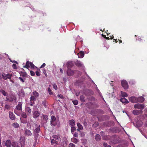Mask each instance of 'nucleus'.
<instances>
[{
  "mask_svg": "<svg viewBox=\"0 0 147 147\" xmlns=\"http://www.w3.org/2000/svg\"><path fill=\"white\" fill-rule=\"evenodd\" d=\"M34 125L36 128L33 131V135L35 139L37 140V138L39 136V133L40 132V125H38L35 123H34Z\"/></svg>",
  "mask_w": 147,
  "mask_h": 147,
  "instance_id": "obj_1",
  "label": "nucleus"
},
{
  "mask_svg": "<svg viewBox=\"0 0 147 147\" xmlns=\"http://www.w3.org/2000/svg\"><path fill=\"white\" fill-rule=\"evenodd\" d=\"M20 142L21 147H25V138L24 136H21L20 139Z\"/></svg>",
  "mask_w": 147,
  "mask_h": 147,
  "instance_id": "obj_2",
  "label": "nucleus"
},
{
  "mask_svg": "<svg viewBox=\"0 0 147 147\" xmlns=\"http://www.w3.org/2000/svg\"><path fill=\"white\" fill-rule=\"evenodd\" d=\"M57 124L56 119L54 116H52L51 117V124L52 126H55Z\"/></svg>",
  "mask_w": 147,
  "mask_h": 147,
  "instance_id": "obj_3",
  "label": "nucleus"
},
{
  "mask_svg": "<svg viewBox=\"0 0 147 147\" xmlns=\"http://www.w3.org/2000/svg\"><path fill=\"white\" fill-rule=\"evenodd\" d=\"M121 83L122 86L124 89H126L128 88V83L125 80H122L121 81Z\"/></svg>",
  "mask_w": 147,
  "mask_h": 147,
  "instance_id": "obj_4",
  "label": "nucleus"
},
{
  "mask_svg": "<svg viewBox=\"0 0 147 147\" xmlns=\"http://www.w3.org/2000/svg\"><path fill=\"white\" fill-rule=\"evenodd\" d=\"M40 115V113L38 111H34L33 112L32 116L34 119L38 118Z\"/></svg>",
  "mask_w": 147,
  "mask_h": 147,
  "instance_id": "obj_5",
  "label": "nucleus"
},
{
  "mask_svg": "<svg viewBox=\"0 0 147 147\" xmlns=\"http://www.w3.org/2000/svg\"><path fill=\"white\" fill-rule=\"evenodd\" d=\"M134 108L135 109H143L144 108V105L139 103L136 104L134 105Z\"/></svg>",
  "mask_w": 147,
  "mask_h": 147,
  "instance_id": "obj_6",
  "label": "nucleus"
},
{
  "mask_svg": "<svg viewBox=\"0 0 147 147\" xmlns=\"http://www.w3.org/2000/svg\"><path fill=\"white\" fill-rule=\"evenodd\" d=\"M12 75H10L9 74H6L5 73H3L2 75L3 78L5 80H6L7 79H10Z\"/></svg>",
  "mask_w": 147,
  "mask_h": 147,
  "instance_id": "obj_7",
  "label": "nucleus"
},
{
  "mask_svg": "<svg viewBox=\"0 0 147 147\" xmlns=\"http://www.w3.org/2000/svg\"><path fill=\"white\" fill-rule=\"evenodd\" d=\"M10 102L13 101L15 102H16L17 98L15 95L12 94L10 95Z\"/></svg>",
  "mask_w": 147,
  "mask_h": 147,
  "instance_id": "obj_8",
  "label": "nucleus"
},
{
  "mask_svg": "<svg viewBox=\"0 0 147 147\" xmlns=\"http://www.w3.org/2000/svg\"><path fill=\"white\" fill-rule=\"evenodd\" d=\"M22 102H19L16 107V109L18 111H22Z\"/></svg>",
  "mask_w": 147,
  "mask_h": 147,
  "instance_id": "obj_9",
  "label": "nucleus"
},
{
  "mask_svg": "<svg viewBox=\"0 0 147 147\" xmlns=\"http://www.w3.org/2000/svg\"><path fill=\"white\" fill-rule=\"evenodd\" d=\"M24 135L27 136H30L32 135L31 131L28 129H26L24 131Z\"/></svg>",
  "mask_w": 147,
  "mask_h": 147,
  "instance_id": "obj_10",
  "label": "nucleus"
},
{
  "mask_svg": "<svg viewBox=\"0 0 147 147\" xmlns=\"http://www.w3.org/2000/svg\"><path fill=\"white\" fill-rule=\"evenodd\" d=\"M142 110H134L133 111L132 113L134 115H138L142 113Z\"/></svg>",
  "mask_w": 147,
  "mask_h": 147,
  "instance_id": "obj_11",
  "label": "nucleus"
},
{
  "mask_svg": "<svg viewBox=\"0 0 147 147\" xmlns=\"http://www.w3.org/2000/svg\"><path fill=\"white\" fill-rule=\"evenodd\" d=\"M129 100L132 103H136L137 101V98L135 96H132L129 98Z\"/></svg>",
  "mask_w": 147,
  "mask_h": 147,
  "instance_id": "obj_12",
  "label": "nucleus"
},
{
  "mask_svg": "<svg viewBox=\"0 0 147 147\" xmlns=\"http://www.w3.org/2000/svg\"><path fill=\"white\" fill-rule=\"evenodd\" d=\"M67 74L69 76H73L74 73V71L72 70L69 69H67Z\"/></svg>",
  "mask_w": 147,
  "mask_h": 147,
  "instance_id": "obj_13",
  "label": "nucleus"
},
{
  "mask_svg": "<svg viewBox=\"0 0 147 147\" xmlns=\"http://www.w3.org/2000/svg\"><path fill=\"white\" fill-rule=\"evenodd\" d=\"M9 116L10 118L12 120H14L15 119V116L13 113L11 112H9Z\"/></svg>",
  "mask_w": 147,
  "mask_h": 147,
  "instance_id": "obj_14",
  "label": "nucleus"
},
{
  "mask_svg": "<svg viewBox=\"0 0 147 147\" xmlns=\"http://www.w3.org/2000/svg\"><path fill=\"white\" fill-rule=\"evenodd\" d=\"M12 144V142L11 143V141L8 140L6 141L5 145L7 147H10L11 146Z\"/></svg>",
  "mask_w": 147,
  "mask_h": 147,
  "instance_id": "obj_15",
  "label": "nucleus"
},
{
  "mask_svg": "<svg viewBox=\"0 0 147 147\" xmlns=\"http://www.w3.org/2000/svg\"><path fill=\"white\" fill-rule=\"evenodd\" d=\"M43 120L45 121V123H47L48 119V116L46 115H44L43 114H42Z\"/></svg>",
  "mask_w": 147,
  "mask_h": 147,
  "instance_id": "obj_16",
  "label": "nucleus"
},
{
  "mask_svg": "<svg viewBox=\"0 0 147 147\" xmlns=\"http://www.w3.org/2000/svg\"><path fill=\"white\" fill-rule=\"evenodd\" d=\"M144 100V98L142 96L138 97L137 98V102H142Z\"/></svg>",
  "mask_w": 147,
  "mask_h": 147,
  "instance_id": "obj_17",
  "label": "nucleus"
},
{
  "mask_svg": "<svg viewBox=\"0 0 147 147\" xmlns=\"http://www.w3.org/2000/svg\"><path fill=\"white\" fill-rule=\"evenodd\" d=\"M120 101L123 103L127 104L129 103L127 100L124 98H121L120 99Z\"/></svg>",
  "mask_w": 147,
  "mask_h": 147,
  "instance_id": "obj_18",
  "label": "nucleus"
},
{
  "mask_svg": "<svg viewBox=\"0 0 147 147\" xmlns=\"http://www.w3.org/2000/svg\"><path fill=\"white\" fill-rule=\"evenodd\" d=\"M0 92H1L3 95L6 96H8V94L7 92H6L4 90L2 89L0 90Z\"/></svg>",
  "mask_w": 147,
  "mask_h": 147,
  "instance_id": "obj_19",
  "label": "nucleus"
},
{
  "mask_svg": "<svg viewBox=\"0 0 147 147\" xmlns=\"http://www.w3.org/2000/svg\"><path fill=\"white\" fill-rule=\"evenodd\" d=\"M69 123L70 125L72 126H74L75 125V121L73 119H71L69 121Z\"/></svg>",
  "mask_w": 147,
  "mask_h": 147,
  "instance_id": "obj_20",
  "label": "nucleus"
},
{
  "mask_svg": "<svg viewBox=\"0 0 147 147\" xmlns=\"http://www.w3.org/2000/svg\"><path fill=\"white\" fill-rule=\"evenodd\" d=\"M78 55L79 57L82 58L84 56V52L81 51L78 54Z\"/></svg>",
  "mask_w": 147,
  "mask_h": 147,
  "instance_id": "obj_21",
  "label": "nucleus"
},
{
  "mask_svg": "<svg viewBox=\"0 0 147 147\" xmlns=\"http://www.w3.org/2000/svg\"><path fill=\"white\" fill-rule=\"evenodd\" d=\"M11 146L13 147H20L19 145L18 144V143L15 142H12Z\"/></svg>",
  "mask_w": 147,
  "mask_h": 147,
  "instance_id": "obj_22",
  "label": "nucleus"
},
{
  "mask_svg": "<svg viewBox=\"0 0 147 147\" xmlns=\"http://www.w3.org/2000/svg\"><path fill=\"white\" fill-rule=\"evenodd\" d=\"M25 112L28 113V114H30L31 112V110L30 108L29 107H26L25 109Z\"/></svg>",
  "mask_w": 147,
  "mask_h": 147,
  "instance_id": "obj_23",
  "label": "nucleus"
},
{
  "mask_svg": "<svg viewBox=\"0 0 147 147\" xmlns=\"http://www.w3.org/2000/svg\"><path fill=\"white\" fill-rule=\"evenodd\" d=\"M75 65L78 67H80L82 66V64L80 61H77L75 63Z\"/></svg>",
  "mask_w": 147,
  "mask_h": 147,
  "instance_id": "obj_24",
  "label": "nucleus"
},
{
  "mask_svg": "<svg viewBox=\"0 0 147 147\" xmlns=\"http://www.w3.org/2000/svg\"><path fill=\"white\" fill-rule=\"evenodd\" d=\"M71 141L75 144H77L79 140L76 138H73L71 139Z\"/></svg>",
  "mask_w": 147,
  "mask_h": 147,
  "instance_id": "obj_25",
  "label": "nucleus"
},
{
  "mask_svg": "<svg viewBox=\"0 0 147 147\" xmlns=\"http://www.w3.org/2000/svg\"><path fill=\"white\" fill-rule=\"evenodd\" d=\"M52 138L55 140H60L61 138L59 136H58L56 135H53Z\"/></svg>",
  "mask_w": 147,
  "mask_h": 147,
  "instance_id": "obj_26",
  "label": "nucleus"
},
{
  "mask_svg": "<svg viewBox=\"0 0 147 147\" xmlns=\"http://www.w3.org/2000/svg\"><path fill=\"white\" fill-rule=\"evenodd\" d=\"M67 69H69V67H71L73 66V63L71 62H68L67 63Z\"/></svg>",
  "mask_w": 147,
  "mask_h": 147,
  "instance_id": "obj_27",
  "label": "nucleus"
},
{
  "mask_svg": "<svg viewBox=\"0 0 147 147\" xmlns=\"http://www.w3.org/2000/svg\"><path fill=\"white\" fill-rule=\"evenodd\" d=\"M30 62L29 61H27L26 63V65L24 66H23V67L24 68H26L27 69H28L30 67Z\"/></svg>",
  "mask_w": 147,
  "mask_h": 147,
  "instance_id": "obj_28",
  "label": "nucleus"
},
{
  "mask_svg": "<svg viewBox=\"0 0 147 147\" xmlns=\"http://www.w3.org/2000/svg\"><path fill=\"white\" fill-rule=\"evenodd\" d=\"M30 66L32 68L34 69L35 67H36L38 70V71H40V69H38L37 67L35 66L32 62H30Z\"/></svg>",
  "mask_w": 147,
  "mask_h": 147,
  "instance_id": "obj_29",
  "label": "nucleus"
},
{
  "mask_svg": "<svg viewBox=\"0 0 147 147\" xmlns=\"http://www.w3.org/2000/svg\"><path fill=\"white\" fill-rule=\"evenodd\" d=\"M95 139L97 141H99L101 139V137L100 135L99 134H96V135L95 137Z\"/></svg>",
  "mask_w": 147,
  "mask_h": 147,
  "instance_id": "obj_30",
  "label": "nucleus"
},
{
  "mask_svg": "<svg viewBox=\"0 0 147 147\" xmlns=\"http://www.w3.org/2000/svg\"><path fill=\"white\" fill-rule=\"evenodd\" d=\"M85 97L83 95H81L80 96V99L81 102H85Z\"/></svg>",
  "mask_w": 147,
  "mask_h": 147,
  "instance_id": "obj_31",
  "label": "nucleus"
},
{
  "mask_svg": "<svg viewBox=\"0 0 147 147\" xmlns=\"http://www.w3.org/2000/svg\"><path fill=\"white\" fill-rule=\"evenodd\" d=\"M51 144L52 145H53L54 144H58V142L54 139H52L51 140Z\"/></svg>",
  "mask_w": 147,
  "mask_h": 147,
  "instance_id": "obj_32",
  "label": "nucleus"
},
{
  "mask_svg": "<svg viewBox=\"0 0 147 147\" xmlns=\"http://www.w3.org/2000/svg\"><path fill=\"white\" fill-rule=\"evenodd\" d=\"M121 94L122 96L123 97H127L128 96L127 94V93H126L125 92H123V91H121Z\"/></svg>",
  "mask_w": 147,
  "mask_h": 147,
  "instance_id": "obj_33",
  "label": "nucleus"
},
{
  "mask_svg": "<svg viewBox=\"0 0 147 147\" xmlns=\"http://www.w3.org/2000/svg\"><path fill=\"white\" fill-rule=\"evenodd\" d=\"M12 125V126L15 128H18L19 126V124L17 123H13Z\"/></svg>",
  "mask_w": 147,
  "mask_h": 147,
  "instance_id": "obj_34",
  "label": "nucleus"
},
{
  "mask_svg": "<svg viewBox=\"0 0 147 147\" xmlns=\"http://www.w3.org/2000/svg\"><path fill=\"white\" fill-rule=\"evenodd\" d=\"M76 128L75 127H74V126H72L71 127V133L73 134V133L74 132V131H76Z\"/></svg>",
  "mask_w": 147,
  "mask_h": 147,
  "instance_id": "obj_35",
  "label": "nucleus"
},
{
  "mask_svg": "<svg viewBox=\"0 0 147 147\" xmlns=\"http://www.w3.org/2000/svg\"><path fill=\"white\" fill-rule=\"evenodd\" d=\"M77 125L78 128H80V129H83V127L82 125L79 123H77Z\"/></svg>",
  "mask_w": 147,
  "mask_h": 147,
  "instance_id": "obj_36",
  "label": "nucleus"
},
{
  "mask_svg": "<svg viewBox=\"0 0 147 147\" xmlns=\"http://www.w3.org/2000/svg\"><path fill=\"white\" fill-rule=\"evenodd\" d=\"M21 116L24 118H27V115L25 112H23L21 114Z\"/></svg>",
  "mask_w": 147,
  "mask_h": 147,
  "instance_id": "obj_37",
  "label": "nucleus"
},
{
  "mask_svg": "<svg viewBox=\"0 0 147 147\" xmlns=\"http://www.w3.org/2000/svg\"><path fill=\"white\" fill-rule=\"evenodd\" d=\"M33 94L35 97H37L38 95V93L36 91H34L33 92Z\"/></svg>",
  "mask_w": 147,
  "mask_h": 147,
  "instance_id": "obj_38",
  "label": "nucleus"
},
{
  "mask_svg": "<svg viewBox=\"0 0 147 147\" xmlns=\"http://www.w3.org/2000/svg\"><path fill=\"white\" fill-rule=\"evenodd\" d=\"M99 125V123L98 122H95L94 124H93L92 126L94 127H96Z\"/></svg>",
  "mask_w": 147,
  "mask_h": 147,
  "instance_id": "obj_39",
  "label": "nucleus"
},
{
  "mask_svg": "<svg viewBox=\"0 0 147 147\" xmlns=\"http://www.w3.org/2000/svg\"><path fill=\"white\" fill-rule=\"evenodd\" d=\"M46 103L47 101L45 100L42 102V104L45 107H47Z\"/></svg>",
  "mask_w": 147,
  "mask_h": 147,
  "instance_id": "obj_40",
  "label": "nucleus"
},
{
  "mask_svg": "<svg viewBox=\"0 0 147 147\" xmlns=\"http://www.w3.org/2000/svg\"><path fill=\"white\" fill-rule=\"evenodd\" d=\"M21 75L23 77H27V76L26 73H22L21 74Z\"/></svg>",
  "mask_w": 147,
  "mask_h": 147,
  "instance_id": "obj_41",
  "label": "nucleus"
},
{
  "mask_svg": "<svg viewBox=\"0 0 147 147\" xmlns=\"http://www.w3.org/2000/svg\"><path fill=\"white\" fill-rule=\"evenodd\" d=\"M72 102L74 105H77L78 103V101L77 100H73Z\"/></svg>",
  "mask_w": 147,
  "mask_h": 147,
  "instance_id": "obj_42",
  "label": "nucleus"
},
{
  "mask_svg": "<svg viewBox=\"0 0 147 147\" xmlns=\"http://www.w3.org/2000/svg\"><path fill=\"white\" fill-rule=\"evenodd\" d=\"M75 145L72 143H70L69 145V147H75Z\"/></svg>",
  "mask_w": 147,
  "mask_h": 147,
  "instance_id": "obj_43",
  "label": "nucleus"
},
{
  "mask_svg": "<svg viewBox=\"0 0 147 147\" xmlns=\"http://www.w3.org/2000/svg\"><path fill=\"white\" fill-rule=\"evenodd\" d=\"M103 146L105 147H111L110 145H108L106 143H104Z\"/></svg>",
  "mask_w": 147,
  "mask_h": 147,
  "instance_id": "obj_44",
  "label": "nucleus"
},
{
  "mask_svg": "<svg viewBox=\"0 0 147 147\" xmlns=\"http://www.w3.org/2000/svg\"><path fill=\"white\" fill-rule=\"evenodd\" d=\"M30 74L31 76H34L35 75V73L34 72L32 71H30Z\"/></svg>",
  "mask_w": 147,
  "mask_h": 147,
  "instance_id": "obj_45",
  "label": "nucleus"
},
{
  "mask_svg": "<svg viewBox=\"0 0 147 147\" xmlns=\"http://www.w3.org/2000/svg\"><path fill=\"white\" fill-rule=\"evenodd\" d=\"M57 96L58 97L61 98V99H63L64 98L63 96L61 94H58Z\"/></svg>",
  "mask_w": 147,
  "mask_h": 147,
  "instance_id": "obj_46",
  "label": "nucleus"
},
{
  "mask_svg": "<svg viewBox=\"0 0 147 147\" xmlns=\"http://www.w3.org/2000/svg\"><path fill=\"white\" fill-rule=\"evenodd\" d=\"M102 36L104 38L106 39L107 40H108L110 39L109 37H106V36L105 35L102 34Z\"/></svg>",
  "mask_w": 147,
  "mask_h": 147,
  "instance_id": "obj_47",
  "label": "nucleus"
},
{
  "mask_svg": "<svg viewBox=\"0 0 147 147\" xmlns=\"http://www.w3.org/2000/svg\"><path fill=\"white\" fill-rule=\"evenodd\" d=\"M53 86L55 90H56L57 89V85L55 84H53Z\"/></svg>",
  "mask_w": 147,
  "mask_h": 147,
  "instance_id": "obj_48",
  "label": "nucleus"
},
{
  "mask_svg": "<svg viewBox=\"0 0 147 147\" xmlns=\"http://www.w3.org/2000/svg\"><path fill=\"white\" fill-rule=\"evenodd\" d=\"M42 71L43 73L45 75V76L46 77L47 76V74L46 73V70L44 69H43Z\"/></svg>",
  "mask_w": 147,
  "mask_h": 147,
  "instance_id": "obj_49",
  "label": "nucleus"
},
{
  "mask_svg": "<svg viewBox=\"0 0 147 147\" xmlns=\"http://www.w3.org/2000/svg\"><path fill=\"white\" fill-rule=\"evenodd\" d=\"M48 92L49 94L51 95L53 93L50 88H48Z\"/></svg>",
  "mask_w": 147,
  "mask_h": 147,
  "instance_id": "obj_50",
  "label": "nucleus"
},
{
  "mask_svg": "<svg viewBox=\"0 0 147 147\" xmlns=\"http://www.w3.org/2000/svg\"><path fill=\"white\" fill-rule=\"evenodd\" d=\"M12 66L13 68L14 69H16L17 68L16 65L15 64H13Z\"/></svg>",
  "mask_w": 147,
  "mask_h": 147,
  "instance_id": "obj_51",
  "label": "nucleus"
},
{
  "mask_svg": "<svg viewBox=\"0 0 147 147\" xmlns=\"http://www.w3.org/2000/svg\"><path fill=\"white\" fill-rule=\"evenodd\" d=\"M5 108L7 109H9L10 108V106L7 105H6L5 106Z\"/></svg>",
  "mask_w": 147,
  "mask_h": 147,
  "instance_id": "obj_52",
  "label": "nucleus"
},
{
  "mask_svg": "<svg viewBox=\"0 0 147 147\" xmlns=\"http://www.w3.org/2000/svg\"><path fill=\"white\" fill-rule=\"evenodd\" d=\"M36 74V76H40V74L38 71H36L35 72Z\"/></svg>",
  "mask_w": 147,
  "mask_h": 147,
  "instance_id": "obj_53",
  "label": "nucleus"
},
{
  "mask_svg": "<svg viewBox=\"0 0 147 147\" xmlns=\"http://www.w3.org/2000/svg\"><path fill=\"white\" fill-rule=\"evenodd\" d=\"M74 136L75 137H78V134L77 132H75L74 134Z\"/></svg>",
  "mask_w": 147,
  "mask_h": 147,
  "instance_id": "obj_54",
  "label": "nucleus"
},
{
  "mask_svg": "<svg viewBox=\"0 0 147 147\" xmlns=\"http://www.w3.org/2000/svg\"><path fill=\"white\" fill-rule=\"evenodd\" d=\"M30 99L31 100H34L35 99V96H31L30 97Z\"/></svg>",
  "mask_w": 147,
  "mask_h": 147,
  "instance_id": "obj_55",
  "label": "nucleus"
},
{
  "mask_svg": "<svg viewBox=\"0 0 147 147\" xmlns=\"http://www.w3.org/2000/svg\"><path fill=\"white\" fill-rule=\"evenodd\" d=\"M46 65V64L45 63H43L42 65H41V66L40 67V68H42L44 67Z\"/></svg>",
  "mask_w": 147,
  "mask_h": 147,
  "instance_id": "obj_56",
  "label": "nucleus"
},
{
  "mask_svg": "<svg viewBox=\"0 0 147 147\" xmlns=\"http://www.w3.org/2000/svg\"><path fill=\"white\" fill-rule=\"evenodd\" d=\"M10 61L12 63L13 62L14 63H17V64H18V63L16 61H12L11 59H10Z\"/></svg>",
  "mask_w": 147,
  "mask_h": 147,
  "instance_id": "obj_57",
  "label": "nucleus"
},
{
  "mask_svg": "<svg viewBox=\"0 0 147 147\" xmlns=\"http://www.w3.org/2000/svg\"><path fill=\"white\" fill-rule=\"evenodd\" d=\"M19 79H20L21 81L22 82H24V81L23 79L21 77H20L18 78Z\"/></svg>",
  "mask_w": 147,
  "mask_h": 147,
  "instance_id": "obj_58",
  "label": "nucleus"
},
{
  "mask_svg": "<svg viewBox=\"0 0 147 147\" xmlns=\"http://www.w3.org/2000/svg\"><path fill=\"white\" fill-rule=\"evenodd\" d=\"M6 101H9L10 102V98H9L7 97H6Z\"/></svg>",
  "mask_w": 147,
  "mask_h": 147,
  "instance_id": "obj_59",
  "label": "nucleus"
},
{
  "mask_svg": "<svg viewBox=\"0 0 147 147\" xmlns=\"http://www.w3.org/2000/svg\"><path fill=\"white\" fill-rule=\"evenodd\" d=\"M80 92H76V96H78L80 94Z\"/></svg>",
  "mask_w": 147,
  "mask_h": 147,
  "instance_id": "obj_60",
  "label": "nucleus"
},
{
  "mask_svg": "<svg viewBox=\"0 0 147 147\" xmlns=\"http://www.w3.org/2000/svg\"><path fill=\"white\" fill-rule=\"evenodd\" d=\"M60 70L61 73L62 74H63V70L61 68H60Z\"/></svg>",
  "mask_w": 147,
  "mask_h": 147,
  "instance_id": "obj_61",
  "label": "nucleus"
},
{
  "mask_svg": "<svg viewBox=\"0 0 147 147\" xmlns=\"http://www.w3.org/2000/svg\"><path fill=\"white\" fill-rule=\"evenodd\" d=\"M113 40H115L116 43H117L118 42V41H117V39H113Z\"/></svg>",
  "mask_w": 147,
  "mask_h": 147,
  "instance_id": "obj_62",
  "label": "nucleus"
},
{
  "mask_svg": "<svg viewBox=\"0 0 147 147\" xmlns=\"http://www.w3.org/2000/svg\"><path fill=\"white\" fill-rule=\"evenodd\" d=\"M113 38H114V36H113V35H112V37H111V38H110V39H113Z\"/></svg>",
  "mask_w": 147,
  "mask_h": 147,
  "instance_id": "obj_63",
  "label": "nucleus"
},
{
  "mask_svg": "<svg viewBox=\"0 0 147 147\" xmlns=\"http://www.w3.org/2000/svg\"><path fill=\"white\" fill-rule=\"evenodd\" d=\"M80 130H81V129H80L79 128H78V129H77V131H80Z\"/></svg>",
  "mask_w": 147,
  "mask_h": 147,
  "instance_id": "obj_64",
  "label": "nucleus"
}]
</instances>
